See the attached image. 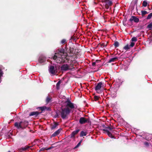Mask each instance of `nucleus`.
Returning a JSON list of instances; mask_svg holds the SVG:
<instances>
[{
	"instance_id": "nucleus-1",
	"label": "nucleus",
	"mask_w": 152,
	"mask_h": 152,
	"mask_svg": "<svg viewBox=\"0 0 152 152\" xmlns=\"http://www.w3.org/2000/svg\"><path fill=\"white\" fill-rule=\"evenodd\" d=\"M73 58V54L72 53L68 56L67 53H65L64 49H58V52L55 53L53 57V59L58 63L61 62H67L71 63Z\"/></svg>"
},
{
	"instance_id": "nucleus-2",
	"label": "nucleus",
	"mask_w": 152,
	"mask_h": 152,
	"mask_svg": "<svg viewBox=\"0 0 152 152\" xmlns=\"http://www.w3.org/2000/svg\"><path fill=\"white\" fill-rule=\"evenodd\" d=\"M28 125V121H23L19 123L17 122H16L15 124V126L18 129H23L27 127Z\"/></svg>"
},
{
	"instance_id": "nucleus-3",
	"label": "nucleus",
	"mask_w": 152,
	"mask_h": 152,
	"mask_svg": "<svg viewBox=\"0 0 152 152\" xmlns=\"http://www.w3.org/2000/svg\"><path fill=\"white\" fill-rule=\"evenodd\" d=\"M64 105L65 106L64 108L69 110L70 112L75 108L74 104L69 100H67L64 102Z\"/></svg>"
},
{
	"instance_id": "nucleus-4",
	"label": "nucleus",
	"mask_w": 152,
	"mask_h": 152,
	"mask_svg": "<svg viewBox=\"0 0 152 152\" xmlns=\"http://www.w3.org/2000/svg\"><path fill=\"white\" fill-rule=\"evenodd\" d=\"M70 112L69 110L65 109L64 108H62L61 112V118L63 119L65 118Z\"/></svg>"
},
{
	"instance_id": "nucleus-5",
	"label": "nucleus",
	"mask_w": 152,
	"mask_h": 152,
	"mask_svg": "<svg viewBox=\"0 0 152 152\" xmlns=\"http://www.w3.org/2000/svg\"><path fill=\"white\" fill-rule=\"evenodd\" d=\"M113 129V128L108 126L104 129L103 131L104 132L106 133L110 137L112 138H114V137L112 135V134L110 132V131H112Z\"/></svg>"
},
{
	"instance_id": "nucleus-6",
	"label": "nucleus",
	"mask_w": 152,
	"mask_h": 152,
	"mask_svg": "<svg viewBox=\"0 0 152 152\" xmlns=\"http://www.w3.org/2000/svg\"><path fill=\"white\" fill-rule=\"evenodd\" d=\"M73 65L71 64L68 65L67 64H64L61 66V70L62 71H66L69 70H72Z\"/></svg>"
},
{
	"instance_id": "nucleus-7",
	"label": "nucleus",
	"mask_w": 152,
	"mask_h": 152,
	"mask_svg": "<svg viewBox=\"0 0 152 152\" xmlns=\"http://www.w3.org/2000/svg\"><path fill=\"white\" fill-rule=\"evenodd\" d=\"M102 2L107 9L109 8V6L112 4V2L109 0H102Z\"/></svg>"
},
{
	"instance_id": "nucleus-8",
	"label": "nucleus",
	"mask_w": 152,
	"mask_h": 152,
	"mask_svg": "<svg viewBox=\"0 0 152 152\" xmlns=\"http://www.w3.org/2000/svg\"><path fill=\"white\" fill-rule=\"evenodd\" d=\"M49 72L50 74L52 75L56 74L57 72L56 69L53 66H51L49 67Z\"/></svg>"
},
{
	"instance_id": "nucleus-9",
	"label": "nucleus",
	"mask_w": 152,
	"mask_h": 152,
	"mask_svg": "<svg viewBox=\"0 0 152 152\" xmlns=\"http://www.w3.org/2000/svg\"><path fill=\"white\" fill-rule=\"evenodd\" d=\"M89 119L84 117H81L79 119V123L81 124H83L87 123Z\"/></svg>"
},
{
	"instance_id": "nucleus-10",
	"label": "nucleus",
	"mask_w": 152,
	"mask_h": 152,
	"mask_svg": "<svg viewBox=\"0 0 152 152\" xmlns=\"http://www.w3.org/2000/svg\"><path fill=\"white\" fill-rule=\"evenodd\" d=\"M129 20L131 22H132L133 21H134L135 22L137 23L139 21V19L135 16H132L130 19Z\"/></svg>"
},
{
	"instance_id": "nucleus-11",
	"label": "nucleus",
	"mask_w": 152,
	"mask_h": 152,
	"mask_svg": "<svg viewBox=\"0 0 152 152\" xmlns=\"http://www.w3.org/2000/svg\"><path fill=\"white\" fill-rule=\"evenodd\" d=\"M102 84V82H99V83H98L95 87V90L97 91L99 90L101 88Z\"/></svg>"
},
{
	"instance_id": "nucleus-12",
	"label": "nucleus",
	"mask_w": 152,
	"mask_h": 152,
	"mask_svg": "<svg viewBox=\"0 0 152 152\" xmlns=\"http://www.w3.org/2000/svg\"><path fill=\"white\" fill-rule=\"evenodd\" d=\"M46 60L45 58L43 56H42L39 57V61L40 63H42Z\"/></svg>"
},
{
	"instance_id": "nucleus-13",
	"label": "nucleus",
	"mask_w": 152,
	"mask_h": 152,
	"mask_svg": "<svg viewBox=\"0 0 152 152\" xmlns=\"http://www.w3.org/2000/svg\"><path fill=\"white\" fill-rule=\"evenodd\" d=\"M110 94L113 98H115L116 96V92L115 91L113 90V89H111Z\"/></svg>"
},
{
	"instance_id": "nucleus-14",
	"label": "nucleus",
	"mask_w": 152,
	"mask_h": 152,
	"mask_svg": "<svg viewBox=\"0 0 152 152\" xmlns=\"http://www.w3.org/2000/svg\"><path fill=\"white\" fill-rule=\"evenodd\" d=\"M61 130V129H59L57 131H56L53 134H52V137H55L56 135H58L60 132Z\"/></svg>"
},
{
	"instance_id": "nucleus-15",
	"label": "nucleus",
	"mask_w": 152,
	"mask_h": 152,
	"mask_svg": "<svg viewBox=\"0 0 152 152\" xmlns=\"http://www.w3.org/2000/svg\"><path fill=\"white\" fill-rule=\"evenodd\" d=\"M79 129L73 131L71 134V137H74L75 135L79 131Z\"/></svg>"
},
{
	"instance_id": "nucleus-16",
	"label": "nucleus",
	"mask_w": 152,
	"mask_h": 152,
	"mask_svg": "<svg viewBox=\"0 0 152 152\" xmlns=\"http://www.w3.org/2000/svg\"><path fill=\"white\" fill-rule=\"evenodd\" d=\"M39 114V113L37 112H33L29 114L30 116H32L33 115H37Z\"/></svg>"
},
{
	"instance_id": "nucleus-17",
	"label": "nucleus",
	"mask_w": 152,
	"mask_h": 152,
	"mask_svg": "<svg viewBox=\"0 0 152 152\" xmlns=\"http://www.w3.org/2000/svg\"><path fill=\"white\" fill-rule=\"evenodd\" d=\"M58 123H55L51 126V128L52 129H55L58 126Z\"/></svg>"
},
{
	"instance_id": "nucleus-18",
	"label": "nucleus",
	"mask_w": 152,
	"mask_h": 152,
	"mask_svg": "<svg viewBox=\"0 0 152 152\" xmlns=\"http://www.w3.org/2000/svg\"><path fill=\"white\" fill-rule=\"evenodd\" d=\"M117 59V57H114L110 59L108 61L109 63H111L112 62L114 61L115 60Z\"/></svg>"
},
{
	"instance_id": "nucleus-19",
	"label": "nucleus",
	"mask_w": 152,
	"mask_h": 152,
	"mask_svg": "<svg viewBox=\"0 0 152 152\" xmlns=\"http://www.w3.org/2000/svg\"><path fill=\"white\" fill-rule=\"evenodd\" d=\"M86 132H85L83 131H82L80 134V137H83L84 136H85L86 135Z\"/></svg>"
},
{
	"instance_id": "nucleus-20",
	"label": "nucleus",
	"mask_w": 152,
	"mask_h": 152,
	"mask_svg": "<svg viewBox=\"0 0 152 152\" xmlns=\"http://www.w3.org/2000/svg\"><path fill=\"white\" fill-rule=\"evenodd\" d=\"M148 4V3L146 1H144L142 3V6L144 7H146Z\"/></svg>"
},
{
	"instance_id": "nucleus-21",
	"label": "nucleus",
	"mask_w": 152,
	"mask_h": 152,
	"mask_svg": "<svg viewBox=\"0 0 152 152\" xmlns=\"http://www.w3.org/2000/svg\"><path fill=\"white\" fill-rule=\"evenodd\" d=\"M130 48V47L129 46V45L128 44L124 47V48L126 50H128V49H129Z\"/></svg>"
},
{
	"instance_id": "nucleus-22",
	"label": "nucleus",
	"mask_w": 152,
	"mask_h": 152,
	"mask_svg": "<svg viewBox=\"0 0 152 152\" xmlns=\"http://www.w3.org/2000/svg\"><path fill=\"white\" fill-rule=\"evenodd\" d=\"M61 82L60 81H59L58 83H57L56 86V88L57 89H58L59 88V85L61 83Z\"/></svg>"
},
{
	"instance_id": "nucleus-23",
	"label": "nucleus",
	"mask_w": 152,
	"mask_h": 152,
	"mask_svg": "<svg viewBox=\"0 0 152 152\" xmlns=\"http://www.w3.org/2000/svg\"><path fill=\"white\" fill-rule=\"evenodd\" d=\"M3 74V72L2 70L0 69V83L1 82V77L2 76Z\"/></svg>"
},
{
	"instance_id": "nucleus-24",
	"label": "nucleus",
	"mask_w": 152,
	"mask_h": 152,
	"mask_svg": "<svg viewBox=\"0 0 152 152\" xmlns=\"http://www.w3.org/2000/svg\"><path fill=\"white\" fill-rule=\"evenodd\" d=\"M152 17V12L149 14L147 17V19H151Z\"/></svg>"
},
{
	"instance_id": "nucleus-25",
	"label": "nucleus",
	"mask_w": 152,
	"mask_h": 152,
	"mask_svg": "<svg viewBox=\"0 0 152 152\" xmlns=\"http://www.w3.org/2000/svg\"><path fill=\"white\" fill-rule=\"evenodd\" d=\"M147 28L150 29L152 28V23H151L148 25Z\"/></svg>"
},
{
	"instance_id": "nucleus-26",
	"label": "nucleus",
	"mask_w": 152,
	"mask_h": 152,
	"mask_svg": "<svg viewBox=\"0 0 152 152\" xmlns=\"http://www.w3.org/2000/svg\"><path fill=\"white\" fill-rule=\"evenodd\" d=\"M141 13L142 15H145L148 13V12L146 11H142Z\"/></svg>"
},
{
	"instance_id": "nucleus-27",
	"label": "nucleus",
	"mask_w": 152,
	"mask_h": 152,
	"mask_svg": "<svg viewBox=\"0 0 152 152\" xmlns=\"http://www.w3.org/2000/svg\"><path fill=\"white\" fill-rule=\"evenodd\" d=\"M114 46L116 47H117L119 46V43L118 42H115L114 43Z\"/></svg>"
},
{
	"instance_id": "nucleus-28",
	"label": "nucleus",
	"mask_w": 152,
	"mask_h": 152,
	"mask_svg": "<svg viewBox=\"0 0 152 152\" xmlns=\"http://www.w3.org/2000/svg\"><path fill=\"white\" fill-rule=\"evenodd\" d=\"M137 40V39L136 37H133L132 39V42H136Z\"/></svg>"
},
{
	"instance_id": "nucleus-29",
	"label": "nucleus",
	"mask_w": 152,
	"mask_h": 152,
	"mask_svg": "<svg viewBox=\"0 0 152 152\" xmlns=\"http://www.w3.org/2000/svg\"><path fill=\"white\" fill-rule=\"evenodd\" d=\"M134 45L135 43L134 42H131V43L130 45H129V46L130 47H132L134 46Z\"/></svg>"
},
{
	"instance_id": "nucleus-30",
	"label": "nucleus",
	"mask_w": 152,
	"mask_h": 152,
	"mask_svg": "<svg viewBox=\"0 0 152 152\" xmlns=\"http://www.w3.org/2000/svg\"><path fill=\"white\" fill-rule=\"evenodd\" d=\"M46 107H40L41 110L42 111H44L46 109Z\"/></svg>"
},
{
	"instance_id": "nucleus-31",
	"label": "nucleus",
	"mask_w": 152,
	"mask_h": 152,
	"mask_svg": "<svg viewBox=\"0 0 152 152\" xmlns=\"http://www.w3.org/2000/svg\"><path fill=\"white\" fill-rule=\"evenodd\" d=\"M102 48H104L106 46V45L105 44L103 43L100 45Z\"/></svg>"
},
{
	"instance_id": "nucleus-32",
	"label": "nucleus",
	"mask_w": 152,
	"mask_h": 152,
	"mask_svg": "<svg viewBox=\"0 0 152 152\" xmlns=\"http://www.w3.org/2000/svg\"><path fill=\"white\" fill-rule=\"evenodd\" d=\"M99 97H98L97 96H94V99L95 101H97V100H98L99 99Z\"/></svg>"
},
{
	"instance_id": "nucleus-33",
	"label": "nucleus",
	"mask_w": 152,
	"mask_h": 152,
	"mask_svg": "<svg viewBox=\"0 0 152 152\" xmlns=\"http://www.w3.org/2000/svg\"><path fill=\"white\" fill-rule=\"evenodd\" d=\"M50 99L49 97H47L46 99V101L47 103H48L49 102H50Z\"/></svg>"
},
{
	"instance_id": "nucleus-34",
	"label": "nucleus",
	"mask_w": 152,
	"mask_h": 152,
	"mask_svg": "<svg viewBox=\"0 0 152 152\" xmlns=\"http://www.w3.org/2000/svg\"><path fill=\"white\" fill-rule=\"evenodd\" d=\"M28 148L27 147H24L23 148H22L21 149V150H22L23 151H25Z\"/></svg>"
},
{
	"instance_id": "nucleus-35",
	"label": "nucleus",
	"mask_w": 152,
	"mask_h": 152,
	"mask_svg": "<svg viewBox=\"0 0 152 152\" xmlns=\"http://www.w3.org/2000/svg\"><path fill=\"white\" fill-rule=\"evenodd\" d=\"M66 40L65 39H63L61 41V44H64L66 42Z\"/></svg>"
},
{
	"instance_id": "nucleus-36",
	"label": "nucleus",
	"mask_w": 152,
	"mask_h": 152,
	"mask_svg": "<svg viewBox=\"0 0 152 152\" xmlns=\"http://www.w3.org/2000/svg\"><path fill=\"white\" fill-rule=\"evenodd\" d=\"M80 145V143L79 142L75 147V148H77Z\"/></svg>"
},
{
	"instance_id": "nucleus-37",
	"label": "nucleus",
	"mask_w": 152,
	"mask_h": 152,
	"mask_svg": "<svg viewBox=\"0 0 152 152\" xmlns=\"http://www.w3.org/2000/svg\"><path fill=\"white\" fill-rule=\"evenodd\" d=\"M50 148H48V149H46L45 148H42L41 149V151H42V150H47L48 149H49Z\"/></svg>"
},
{
	"instance_id": "nucleus-38",
	"label": "nucleus",
	"mask_w": 152,
	"mask_h": 152,
	"mask_svg": "<svg viewBox=\"0 0 152 152\" xmlns=\"http://www.w3.org/2000/svg\"><path fill=\"white\" fill-rule=\"evenodd\" d=\"M96 64V62H93L92 63V65L93 66H94Z\"/></svg>"
},
{
	"instance_id": "nucleus-39",
	"label": "nucleus",
	"mask_w": 152,
	"mask_h": 152,
	"mask_svg": "<svg viewBox=\"0 0 152 152\" xmlns=\"http://www.w3.org/2000/svg\"><path fill=\"white\" fill-rule=\"evenodd\" d=\"M145 145H148V144L147 142H145Z\"/></svg>"
},
{
	"instance_id": "nucleus-40",
	"label": "nucleus",
	"mask_w": 152,
	"mask_h": 152,
	"mask_svg": "<svg viewBox=\"0 0 152 152\" xmlns=\"http://www.w3.org/2000/svg\"><path fill=\"white\" fill-rule=\"evenodd\" d=\"M82 140H81V141H80L79 142V143H80V144H81V142H82Z\"/></svg>"
},
{
	"instance_id": "nucleus-41",
	"label": "nucleus",
	"mask_w": 152,
	"mask_h": 152,
	"mask_svg": "<svg viewBox=\"0 0 152 152\" xmlns=\"http://www.w3.org/2000/svg\"><path fill=\"white\" fill-rule=\"evenodd\" d=\"M11 152V151H8V152Z\"/></svg>"
}]
</instances>
